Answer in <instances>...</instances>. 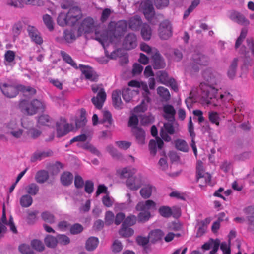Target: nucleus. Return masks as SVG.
Segmentation results:
<instances>
[{
	"label": "nucleus",
	"instance_id": "nucleus-50",
	"mask_svg": "<svg viewBox=\"0 0 254 254\" xmlns=\"http://www.w3.org/2000/svg\"><path fill=\"white\" fill-rule=\"evenodd\" d=\"M87 122L85 117V111L84 109L81 110V116L80 119L76 121V126L77 128H80L84 126Z\"/></svg>",
	"mask_w": 254,
	"mask_h": 254
},
{
	"label": "nucleus",
	"instance_id": "nucleus-45",
	"mask_svg": "<svg viewBox=\"0 0 254 254\" xmlns=\"http://www.w3.org/2000/svg\"><path fill=\"white\" fill-rule=\"evenodd\" d=\"M238 59L235 58L231 64L228 71V76L230 78L233 79L235 76L236 68L238 63Z\"/></svg>",
	"mask_w": 254,
	"mask_h": 254
},
{
	"label": "nucleus",
	"instance_id": "nucleus-15",
	"mask_svg": "<svg viewBox=\"0 0 254 254\" xmlns=\"http://www.w3.org/2000/svg\"><path fill=\"white\" fill-rule=\"evenodd\" d=\"M137 46V38L133 33L127 34L125 38L123 46L127 50H130L135 48Z\"/></svg>",
	"mask_w": 254,
	"mask_h": 254
},
{
	"label": "nucleus",
	"instance_id": "nucleus-41",
	"mask_svg": "<svg viewBox=\"0 0 254 254\" xmlns=\"http://www.w3.org/2000/svg\"><path fill=\"white\" fill-rule=\"evenodd\" d=\"M176 148L181 151L187 152L189 151V146L187 143L183 139H178L175 142Z\"/></svg>",
	"mask_w": 254,
	"mask_h": 254
},
{
	"label": "nucleus",
	"instance_id": "nucleus-35",
	"mask_svg": "<svg viewBox=\"0 0 254 254\" xmlns=\"http://www.w3.org/2000/svg\"><path fill=\"white\" fill-rule=\"evenodd\" d=\"M148 237L151 242L155 243L162 239L163 232L159 229L153 230L149 233Z\"/></svg>",
	"mask_w": 254,
	"mask_h": 254
},
{
	"label": "nucleus",
	"instance_id": "nucleus-22",
	"mask_svg": "<svg viewBox=\"0 0 254 254\" xmlns=\"http://www.w3.org/2000/svg\"><path fill=\"white\" fill-rule=\"evenodd\" d=\"M156 140L151 139L149 143V148L150 151V153L153 155L156 154L157 152V147L161 149L164 145L163 141L159 137L156 138Z\"/></svg>",
	"mask_w": 254,
	"mask_h": 254
},
{
	"label": "nucleus",
	"instance_id": "nucleus-31",
	"mask_svg": "<svg viewBox=\"0 0 254 254\" xmlns=\"http://www.w3.org/2000/svg\"><path fill=\"white\" fill-rule=\"evenodd\" d=\"M157 93L164 101L167 102L170 100L171 98V95L169 90L164 87H158L157 89Z\"/></svg>",
	"mask_w": 254,
	"mask_h": 254
},
{
	"label": "nucleus",
	"instance_id": "nucleus-33",
	"mask_svg": "<svg viewBox=\"0 0 254 254\" xmlns=\"http://www.w3.org/2000/svg\"><path fill=\"white\" fill-rule=\"evenodd\" d=\"M76 39L75 32L74 30L66 29L63 34V40L66 43H72Z\"/></svg>",
	"mask_w": 254,
	"mask_h": 254
},
{
	"label": "nucleus",
	"instance_id": "nucleus-57",
	"mask_svg": "<svg viewBox=\"0 0 254 254\" xmlns=\"http://www.w3.org/2000/svg\"><path fill=\"white\" fill-rule=\"evenodd\" d=\"M158 76L160 82L164 85L167 84V81L170 79L167 73L165 71H160L158 73Z\"/></svg>",
	"mask_w": 254,
	"mask_h": 254
},
{
	"label": "nucleus",
	"instance_id": "nucleus-51",
	"mask_svg": "<svg viewBox=\"0 0 254 254\" xmlns=\"http://www.w3.org/2000/svg\"><path fill=\"white\" fill-rule=\"evenodd\" d=\"M136 222V217L134 215H130L127 216L123 221L122 226H131L135 224Z\"/></svg>",
	"mask_w": 254,
	"mask_h": 254
},
{
	"label": "nucleus",
	"instance_id": "nucleus-38",
	"mask_svg": "<svg viewBox=\"0 0 254 254\" xmlns=\"http://www.w3.org/2000/svg\"><path fill=\"white\" fill-rule=\"evenodd\" d=\"M153 188V186L150 184L143 187L140 190V193L142 197L145 199L149 198L152 194Z\"/></svg>",
	"mask_w": 254,
	"mask_h": 254
},
{
	"label": "nucleus",
	"instance_id": "nucleus-37",
	"mask_svg": "<svg viewBox=\"0 0 254 254\" xmlns=\"http://www.w3.org/2000/svg\"><path fill=\"white\" fill-rule=\"evenodd\" d=\"M73 178V175L71 173L65 172L62 175L61 181L63 185L68 186L72 183Z\"/></svg>",
	"mask_w": 254,
	"mask_h": 254
},
{
	"label": "nucleus",
	"instance_id": "nucleus-59",
	"mask_svg": "<svg viewBox=\"0 0 254 254\" xmlns=\"http://www.w3.org/2000/svg\"><path fill=\"white\" fill-rule=\"evenodd\" d=\"M219 245L220 241L219 240H213L211 239V248L212 249V250L210 252V254H215L219 249Z\"/></svg>",
	"mask_w": 254,
	"mask_h": 254
},
{
	"label": "nucleus",
	"instance_id": "nucleus-4",
	"mask_svg": "<svg viewBox=\"0 0 254 254\" xmlns=\"http://www.w3.org/2000/svg\"><path fill=\"white\" fill-rule=\"evenodd\" d=\"M19 108L21 111L29 115L35 114L39 111H43L44 105L40 101L35 99L30 103L26 100H23L19 103Z\"/></svg>",
	"mask_w": 254,
	"mask_h": 254
},
{
	"label": "nucleus",
	"instance_id": "nucleus-54",
	"mask_svg": "<svg viewBox=\"0 0 254 254\" xmlns=\"http://www.w3.org/2000/svg\"><path fill=\"white\" fill-rule=\"evenodd\" d=\"M150 216V211H141L137 217L139 222H145L149 219Z\"/></svg>",
	"mask_w": 254,
	"mask_h": 254
},
{
	"label": "nucleus",
	"instance_id": "nucleus-2",
	"mask_svg": "<svg viewBox=\"0 0 254 254\" xmlns=\"http://www.w3.org/2000/svg\"><path fill=\"white\" fill-rule=\"evenodd\" d=\"M127 28V22L125 20L111 21L108 24V31L95 32V39L99 41L102 46H105L106 43H116L124 35Z\"/></svg>",
	"mask_w": 254,
	"mask_h": 254
},
{
	"label": "nucleus",
	"instance_id": "nucleus-42",
	"mask_svg": "<svg viewBox=\"0 0 254 254\" xmlns=\"http://www.w3.org/2000/svg\"><path fill=\"white\" fill-rule=\"evenodd\" d=\"M33 199L28 194L22 195L20 199V204L22 207H28L31 205Z\"/></svg>",
	"mask_w": 254,
	"mask_h": 254
},
{
	"label": "nucleus",
	"instance_id": "nucleus-12",
	"mask_svg": "<svg viewBox=\"0 0 254 254\" xmlns=\"http://www.w3.org/2000/svg\"><path fill=\"white\" fill-rule=\"evenodd\" d=\"M140 7L146 18L148 21L151 20L155 14L151 1L150 0H145L142 1L140 4Z\"/></svg>",
	"mask_w": 254,
	"mask_h": 254
},
{
	"label": "nucleus",
	"instance_id": "nucleus-23",
	"mask_svg": "<svg viewBox=\"0 0 254 254\" xmlns=\"http://www.w3.org/2000/svg\"><path fill=\"white\" fill-rule=\"evenodd\" d=\"M153 60V67L155 69L163 68L165 66V63L161 55L156 52L152 56Z\"/></svg>",
	"mask_w": 254,
	"mask_h": 254
},
{
	"label": "nucleus",
	"instance_id": "nucleus-13",
	"mask_svg": "<svg viewBox=\"0 0 254 254\" xmlns=\"http://www.w3.org/2000/svg\"><path fill=\"white\" fill-rule=\"evenodd\" d=\"M9 133L16 138H20L23 134V130L18 127L16 120H12L6 125Z\"/></svg>",
	"mask_w": 254,
	"mask_h": 254
},
{
	"label": "nucleus",
	"instance_id": "nucleus-29",
	"mask_svg": "<svg viewBox=\"0 0 254 254\" xmlns=\"http://www.w3.org/2000/svg\"><path fill=\"white\" fill-rule=\"evenodd\" d=\"M136 172V170L132 167H127L122 169L120 172V177L123 178H131Z\"/></svg>",
	"mask_w": 254,
	"mask_h": 254
},
{
	"label": "nucleus",
	"instance_id": "nucleus-6",
	"mask_svg": "<svg viewBox=\"0 0 254 254\" xmlns=\"http://www.w3.org/2000/svg\"><path fill=\"white\" fill-rule=\"evenodd\" d=\"M26 31L31 42L39 45L43 43L42 34L37 27L29 25L26 28Z\"/></svg>",
	"mask_w": 254,
	"mask_h": 254
},
{
	"label": "nucleus",
	"instance_id": "nucleus-52",
	"mask_svg": "<svg viewBox=\"0 0 254 254\" xmlns=\"http://www.w3.org/2000/svg\"><path fill=\"white\" fill-rule=\"evenodd\" d=\"M57 239L51 235H48L45 239V243L48 247H55L57 245Z\"/></svg>",
	"mask_w": 254,
	"mask_h": 254
},
{
	"label": "nucleus",
	"instance_id": "nucleus-30",
	"mask_svg": "<svg viewBox=\"0 0 254 254\" xmlns=\"http://www.w3.org/2000/svg\"><path fill=\"white\" fill-rule=\"evenodd\" d=\"M141 35L144 40L148 41L150 39L152 35V30L148 24L144 23L142 25Z\"/></svg>",
	"mask_w": 254,
	"mask_h": 254
},
{
	"label": "nucleus",
	"instance_id": "nucleus-58",
	"mask_svg": "<svg viewBox=\"0 0 254 254\" xmlns=\"http://www.w3.org/2000/svg\"><path fill=\"white\" fill-rule=\"evenodd\" d=\"M83 230L82 226L78 223L75 224L70 227V233L74 235L80 233Z\"/></svg>",
	"mask_w": 254,
	"mask_h": 254
},
{
	"label": "nucleus",
	"instance_id": "nucleus-11",
	"mask_svg": "<svg viewBox=\"0 0 254 254\" xmlns=\"http://www.w3.org/2000/svg\"><path fill=\"white\" fill-rule=\"evenodd\" d=\"M150 93L148 89L147 85H145L144 87V92L142 93L144 99L141 101L140 105L135 107L134 109V111L135 113L144 112L147 109V105L150 102V98L149 95Z\"/></svg>",
	"mask_w": 254,
	"mask_h": 254
},
{
	"label": "nucleus",
	"instance_id": "nucleus-24",
	"mask_svg": "<svg viewBox=\"0 0 254 254\" xmlns=\"http://www.w3.org/2000/svg\"><path fill=\"white\" fill-rule=\"evenodd\" d=\"M137 94V91L131 90L129 88L123 89L122 91V97L126 102H130L133 97Z\"/></svg>",
	"mask_w": 254,
	"mask_h": 254
},
{
	"label": "nucleus",
	"instance_id": "nucleus-21",
	"mask_svg": "<svg viewBox=\"0 0 254 254\" xmlns=\"http://www.w3.org/2000/svg\"><path fill=\"white\" fill-rule=\"evenodd\" d=\"M122 92L120 90H115L112 95V102L115 108L121 109L123 107V103L121 98Z\"/></svg>",
	"mask_w": 254,
	"mask_h": 254
},
{
	"label": "nucleus",
	"instance_id": "nucleus-40",
	"mask_svg": "<svg viewBox=\"0 0 254 254\" xmlns=\"http://www.w3.org/2000/svg\"><path fill=\"white\" fill-rule=\"evenodd\" d=\"M98 243L99 241L97 238L91 237L86 241V249L88 251H92L97 247Z\"/></svg>",
	"mask_w": 254,
	"mask_h": 254
},
{
	"label": "nucleus",
	"instance_id": "nucleus-61",
	"mask_svg": "<svg viewBox=\"0 0 254 254\" xmlns=\"http://www.w3.org/2000/svg\"><path fill=\"white\" fill-rule=\"evenodd\" d=\"M31 246L34 249L39 251H43L44 248L42 242L38 240H33L32 241Z\"/></svg>",
	"mask_w": 254,
	"mask_h": 254
},
{
	"label": "nucleus",
	"instance_id": "nucleus-55",
	"mask_svg": "<svg viewBox=\"0 0 254 254\" xmlns=\"http://www.w3.org/2000/svg\"><path fill=\"white\" fill-rule=\"evenodd\" d=\"M41 217L42 219L46 222L53 223L55 222L54 215L49 212L46 211L42 213Z\"/></svg>",
	"mask_w": 254,
	"mask_h": 254
},
{
	"label": "nucleus",
	"instance_id": "nucleus-9",
	"mask_svg": "<svg viewBox=\"0 0 254 254\" xmlns=\"http://www.w3.org/2000/svg\"><path fill=\"white\" fill-rule=\"evenodd\" d=\"M57 135L58 137H61L67 134L73 129L72 124L66 123L64 120H61L56 124Z\"/></svg>",
	"mask_w": 254,
	"mask_h": 254
},
{
	"label": "nucleus",
	"instance_id": "nucleus-25",
	"mask_svg": "<svg viewBox=\"0 0 254 254\" xmlns=\"http://www.w3.org/2000/svg\"><path fill=\"white\" fill-rule=\"evenodd\" d=\"M142 24V20L140 16L135 15L131 17L128 20V25L132 30H138Z\"/></svg>",
	"mask_w": 254,
	"mask_h": 254
},
{
	"label": "nucleus",
	"instance_id": "nucleus-56",
	"mask_svg": "<svg viewBox=\"0 0 254 254\" xmlns=\"http://www.w3.org/2000/svg\"><path fill=\"white\" fill-rule=\"evenodd\" d=\"M15 57V52L11 50H7L4 54V59L8 63L12 62Z\"/></svg>",
	"mask_w": 254,
	"mask_h": 254
},
{
	"label": "nucleus",
	"instance_id": "nucleus-44",
	"mask_svg": "<svg viewBox=\"0 0 254 254\" xmlns=\"http://www.w3.org/2000/svg\"><path fill=\"white\" fill-rule=\"evenodd\" d=\"M61 55L63 60L67 63L69 64L73 67L77 69L78 67L76 63L72 60V58L68 54L63 51H61Z\"/></svg>",
	"mask_w": 254,
	"mask_h": 254
},
{
	"label": "nucleus",
	"instance_id": "nucleus-60",
	"mask_svg": "<svg viewBox=\"0 0 254 254\" xmlns=\"http://www.w3.org/2000/svg\"><path fill=\"white\" fill-rule=\"evenodd\" d=\"M110 43H108V44L106 43L105 45V46H103L104 49V50H105V54L106 57L109 58L110 59H116L118 57V51L114 50L110 54L109 52L108 51V50L106 49V47L110 45Z\"/></svg>",
	"mask_w": 254,
	"mask_h": 254
},
{
	"label": "nucleus",
	"instance_id": "nucleus-16",
	"mask_svg": "<svg viewBox=\"0 0 254 254\" xmlns=\"http://www.w3.org/2000/svg\"><path fill=\"white\" fill-rule=\"evenodd\" d=\"M163 116L169 122H173L175 120L176 110L174 107L170 104H166L163 105Z\"/></svg>",
	"mask_w": 254,
	"mask_h": 254
},
{
	"label": "nucleus",
	"instance_id": "nucleus-5",
	"mask_svg": "<svg viewBox=\"0 0 254 254\" xmlns=\"http://www.w3.org/2000/svg\"><path fill=\"white\" fill-rule=\"evenodd\" d=\"M92 90L94 93L98 92L97 96L92 98V102L97 108L101 109L106 99V94L104 89L98 85H93Z\"/></svg>",
	"mask_w": 254,
	"mask_h": 254
},
{
	"label": "nucleus",
	"instance_id": "nucleus-63",
	"mask_svg": "<svg viewBox=\"0 0 254 254\" xmlns=\"http://www.w3.org/2000/svg\"><path fill=\"white\" fill-rule=\"evenodd\" d=\"M19 250L22 254H32L33 252L30 247L27 245L22 244L19 246Z\"/></svg>",
	"mask_w": 254,
	"mask_h": 254
},
{
	"label": "nucleus",
	"instance_id": "nucleus-48",
	"mask_svg": "<svg viewBox=\"0 0 254 254\" xmlns=\"http://www.w3.org/2000/svg\"><path fill=\"white\" fill-rule=\"evenodd\" d=\"M248 30L246 28H243L241 30V33L239 37L237 38L235 43V48L237 49L241 45L247 34Z\"/></svg>",
	"mask_w": 254,
	"mask_h": 254
},
{
	"label": "nucleus",
	"instance_id": "nucleus-1",
	"mask_svg": "<svg viewBox=\"0 0 254 254\" xmlns=\"http://www.w3.org/2000/svg\"><path fill=\"white\" fill-rule=\"evenodd\" d=\"M202 76L204 80L211 84L202 83L200 85V97L202 102L219 109L228 108L233 99L232 95L229 92L225 91L218 97V90L213 86L219 82L218 74L211 69L207 68L203 71Z\"/></svg>",
	"mask_w": 254,
	"mask_h": 254
},
{
	"label": "nucleus",
	"instance_id": "nucleus-47",
	"mask_svg": "<svg viewBox=\"0 0 254 254\" xmlns=\"http://www.w3.org/2000/svg\"><path fill=\"white\" fill-rule=\"evenodd\" d=\"M133 233L134 230L132 228L127 226H122L121 229L119 231L120 235L124 237H129Z\"/></svg>",
	"mask_w": 254,
	"mask_h": 254
},
{
	"label": "nucleus",
	"instance_id": "nucleus-46",
	"mask_svg": "<svg viewBox=\"0 0 254 254\" xmlns=\"http://www.w3.org/2000/svg\"><path fill=\"white\" fill-rule=\"evenodd\" d=\"M102 122L104 124L106 127H110L112 123V115L110 112H104Z\"/></svg>",
	"mask_w": 254,
	"mask_h": 254
},
{
	"label": "nucleus",
	"instance_id": "nucleus-34",
	"mask_svg": "<svg viewBox=\"0 0 254 254\" xmlns=\"http://www.w3.org/2000/svg\"><path fill=\"white\" fill-rule=\"evenodd\" d=\"M49 178V174L47 171L40 170L36 174L35 179L36 181L40 184L45 182Z\"/></svg>",
	"mask_w": 254,
	"mask_h": 254
},
{
	"label": "nucleus",
	"instance_id": "nucleus-64",
	"mask_svg": "<svg viewBox=\"0 0 254 254\" xmlns=\"http://www.w3.org/2000/svg\"><path fill=\"white\" fill-rule=\"evenodd\" d=\"M114 214L112 211H108L106 212L105 219V223L107 225L111 224L114 221Z\"/></svg>",
	"mask_w": 254,
	"mask_h": 254
},
{
	"label": "nucleus",
	"instance_id": "nucleus-18",
	"mask_svg": "<svg viewBox=\"0 0 254 254\" xmlns=\"http://www.w3.org/2000/svg\"><path fill=\"white\" fill-rule=\"evenodd\" d=\"M135 209L139 211H149L151 209H156V203L152 200L141 201L136 205Z\"/></svg>",
	"mask_w": 254,
	"mask_h": 254
},
{
	"label": "nucleus",
	"instance_id": "nucleus-28",
	"mask_svg": "<svg viewBox=\"0 0 254 254\" xmlns=\"http://www.w3.org/2000/svg\"><path fill=\"white\" fill-rule=\"evenodd\" d=\"M79 66L81 68L82 74L84 75L86 79L92 81H94L96 80L97 77L94 75L91 68L83 66L82 65H80Z\"/></svg>",
	"mask_w": 254,
	"mask_h": 254
},
{
	"label": "nucleus",
	"instance_id": "nucleus-10",
	"mask_svg": "<svg viewBox=\"0 0 254 254\" xmlns=\"http://www.w3.org/2000/svg\"><path fill=\"white\" fill-rule=\"evenodd\" d=\"M159 35L161 39L166 40L172 35V26L168 20H164L159 25Z\"/></svg>",
	"mask_w": 254,
	"mask_h": 254
},
{
	"label": "nucleus",
	"instance_id": "nucleus-53",
	"mask_svg": "<svg viewBox=\"0 0 254 254\" xmlns=\"http://www.w3.org/2000/svg\"><path fill=\"white\" fill-rule=\"evenodd\" d=\"M51 122V119L47 115H42L39 117L38 124L40 125L49 126Z\"/></svg>",
	"mask_w": 254,
	"mask_h": 254
},
{
	"label": "nucleus",
	"instance_id": "nucleus-36",
	"mask_svg": "<svg viewBox=\"0 0 254 254\" xmlns=\"http://www.w3.org/2000/svg\"><path fill=\"white\" fill-rule=\"evenodd\" d=\"M57 23L61 26H64L67 24L71 25L67 13L61 12L57 18Z\"/></svg>",
	"mask_w": 254,
	"mask_h": 254
},
{
	"label": "nucleus",
	"instance_id": "nucleus-62",
	"mask_svg": "<svg viewBox=\"0 0 254 254\" xmlns=\"http://www.w3.org/2000/svg\"><path fill=\"white\" fill-rule=\"evenodd\" d=\"M154 4L158 8H163L169 4V0H154Z\"/></svg>",
	"mask_w": 254,
	"mask_h": 254
},
{
	"label": "nucleus",
	"instance_id": "nucleus-19",
	"mask_svg": "<svg viewBox=\"0 0 254 254\" xmlns=\"http://www.w3.org/2000/svg\"><path fill=\"white\" fill-rule=\"evenodd\" d=\"M94 27V21L91 17H87L81 23L79 30L84 33L90 32Z\"/></svg>",
	"mask_w": 254,
	"mask_h": 254
},
{
	"label": "nucleus",
	"instance_id": "nucleus-43",
	"mask_svg": "<svg viewBox=\"0 0 254 254\" xmlns=\"http://www.w3.org/2000/svg\"><path fill=\"white\" fill-rule=\"evenodd\" d=\"M27 194L29 195H36L39 190V186L35 183H31L25 188Z\"/></svg>",
	"mask_w": 254,
	"mask_h": 254
},
{
	"label": "nucleus",
	"instance_id": "nucleus-7",
	"mask_svg": "<svg viewBox=\"0 0 254 254\" xmlns=\"http://www.w3.org/2000/svg\"><path fill=\"white\" fill-rule=\"evenodd\" d=\"M192 69L195 71H199L200 66L207 65L209 63L208 58L201 53H195L192 56Z\"/></svg>",
	"mask_w": 254,
	"mask_h": 254
},
{
	"label": "nucleus",
	"instance_id": "nucleus-14",
	"mask_svg": "<svg viewBox=\"0 0 254 254\" xmlns=\"http://www.w3.org/2000/svg\"><path fill=\"white\" fill-rule=\"evenodd\" d=\"M158 212L161 216L165 218H169L173 215V212L176 216H179L181 215L180 209L177 207H173L171 209L169 206H162L159 208Z\"/></svg>",
	"mask_w": 254,
	"mask_h": 254
},
{
	"label": "nucleus",
	"instance_id": "nucleus-32",
	"mask_svg": "<svg viewBox=\"0 0 254 254\" xmlns=\"http://www.w3.org/2000/svg\"><path fill=\"white\" fill-rule=\"evenodd\" d=\"M254 207L253 206H249L244 209V212L247 214L250 215L247 216L248 224L249 227H254Z\"/></svg>",
	"mask_w": 254,
	"mask_h": 254
},
{
	"label": "nucleus",
	"instance_id": "nucleus-39",
	"mask_svg": "<svg viewBox=\"0 0 254 254\" xmlns=\"http://www.w3.org/2000/svg\"><path fill=\"white\" fill-rule=\"evenodd\" d=\"M208 119L209 121L217 127L220 125L221 120L219 113L215 111H210L208 112Z\"/></svg>",
	"mask_w": 254,
	"mask_h": 254
},
{
	"label": "nucleus",
	"instance_id": "nucleus-17",
	"mask_svg": "<svg viewBox=\"0 0 254 254\" xmlns=\"http://www.w3.org/2000/svg\"><path fill=\"white\" fill-rule=\"evenodd\" d=\"M67 16L71 25H74L82 17L81 10L78 7L71 8L68 13Z\"/></svg>",
	"mask_w": 254,
	"mask_h": 254
},
{
	"label": "nucleus",
	"instance_id": "nucleus-49",
	"mask_svg": "<svg viewBox=\"0 0 254 254\" xmlns=\"http://www.w3.org/2000/svg\"><path fill=\"white\" fill-rule=\"evenodd\" d=\"M43 20L47 28L50 31H52L54 29V26L51 16L48 14H45L43 16Z\"/></svg>",
	"mask_w": 254,
	"mask_h": 254
},
{
	"label": "nucleus",
	"instance_id": "nucleus-20",
	"mask_svg": "<svg viewBox=\"0 0 254 254\" xmlns=\"http://www.w3.org/2000/svg\"><path fill=\"white\" fill-rule=\"evenodd\" d=\"M126 185L130 190H135L141 187L142 181L140 178L133 176L127 180Z\"/></svg>",
	"mask_w": 254,
	"mask_h": 254
},
{
	"label": "nucleus",
	"instance_id": "nucleus-8",
	"mask_svg": "<svg viewBox=\"0 0 254 254\" xmlns=\"http://www.w3.org/2000/svg\"><path fill=\"white\" fill-rule=\"evenodd\" d=\"M196 178L198 182H204L205 185L210 183L211 176L210 174L205 172L202 161H198L196 165Z\"/></svg>",
	"mask_w": 254,
	"mask_h": 254
},
{
	"label": "nucleus",
	"instance_id": "nucleus-27",
	"mask_svg": "<svg viewBox=\"0 0 254 254\" xmlns=\"http://www.w3.org/2000/svg\"><path fill=\"white\" fill-rule=\"evenodd\" d=\"M230 17L232 20L241 25H247L249 24V20L246 19L243 15L239 12H234L232 13Z\"/></svg>",
	"mask_w": 254,
	"mask_h": 254
},
{
	"label": "nucleus",
	"instance_id": "nucleus-3",
	"mask_svg": "<svg viewBox=\"0 0 254 254\" xmlns=\"http://www.w3.org/2000/svg\"><path fill=\"white\" fill-rule=\"evenodd\" d=\"M0 88L5 96L10 98L15 97L19 91H22L24 93H28L29 95L36 93L34 88L21 85L14 86L6 83H0Z\"/></svg>",
	"mask_w": 254,
	"mask_h": 254
},
{
	"label": "nucleus",
	"instance_id": "nucleus-26",
	"mask_svg": "<svg viewBox=\"0 0 254 254\" xmlns=\"http://www.w3.org/2000/svg\"><path fill=\"white\" fill-rule=\"evenodd\" d=\"M132 132L135 135L139 144H143L144 143L145 132L143 130L138 127H134L132 128Z\"/></svg>",
	"mask_w": 254,
	"mask_h": 254
}]
</instances>
